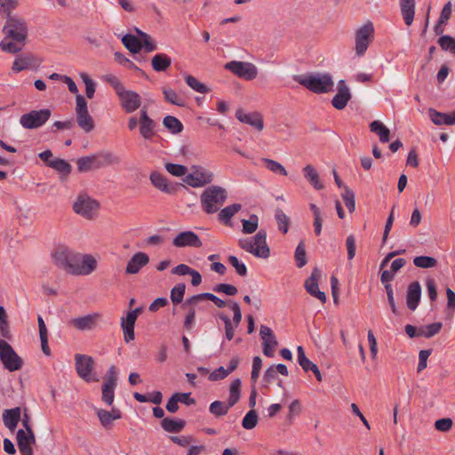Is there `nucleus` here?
Segmentation results:
<instances>
[{
  "instance_id": "obj_1",
  "label": "nucleus",
  "mask_w": 455,
  "mask_h": 455,
  "mask_svg": "<svg viewBox=\"0 0 455 455\" xmlns=\"http://www.w3.org/2000/svg\"><path fill=\"white\" fill-rule=\"evenodd\" d=\"M2 32L4 36L0 42V49L4 52L17 53L25 46L28 27L24 20L19 17L6 20Z\"/></svg>"
},
{
  "instance_id": "obj_2",
  "label": "nucleus",
  "mask_w": 455,
  "mask_h": 455,
  "mask_svg": "<svg viewBox=\"0 0 455 455\" xmlns=\"http://www.w3.org/2000/svg\"><path fill=\"white\" fill-rule=\"evenodd\" d=\"M292 79L316 94L329 92L334 85L332 76L329 73L294 75Z\"/></svg>"
},
{
  "instance_id": "obj_3",
  "label": "nucleus",
  "mask_w": 455,
  "mask_h": 455,
  "mask_svg": "<svg viewBox=\"0 0 455 455\" xmlns=\"http://www.w3.org/2000/svg\"><path fill=\"white\" fill-rule=\"evenodd\" d=\"M121 159L111 151H100L93 155L80 157L76 161L77 170L80 172H87L98 170L105 166L118 164Z\"/></svg>"
},
{
  "instance_id": "obj_4",
  "label": "nucleus",
  "mask_w": 455,
  "mask_h": 455,
  "mask_svg": "<svg viewBox=\"0 0 455 455\" xmlns=\"http://www.w3.org/2000/svg\"><path fill=\"white\" fill-rule=\"evenodd\" d=\"M228 198L225 188L220 186H211L203 191L200 196L204 212L207 214L217 212Z\"/></svg>"
},
{
  "instance_id": "obj_5",
  "label": "nucleus",
  "mask_w": 455,
  "mask_h": 455,
  "mask_svg": "<svg viewBox=\"0 0 455 455\" xmlns=\"http://www.w3.org/2000/svg\"><path fill=\"white\" fill-rule=\"evenodd\" d=\"M238 244L240 248L256 257L267 259L270 255V249L267 243V231L265 229H260L251 239H239Z\"/></svg>"
},
{
  "instance_id": "obj_6",
  "label": "nucleus",
  "mask_w": 455,
  "mask_h": 455,
  "mask_svg": "<svg viewBox=\"0 0 455 455\" xmlns=\"http://www.w3.org/2000/svg\"><path fill=\"white\" fill-rule=\"evenodd\" d=\"M54 264L64 269L68 274H71L74 264L76 262L77 253L71 250L69 247L60 244L58 245L52 253Z\"/></svg>"
},
{
  "instance_id": "obj_7",
  "label": "nucleus",
  "mask_w": 455,
  "mask_h": 455,
  "mask_svg": "<svg viewBox=\"0 0 455 455\" xmlns=\"http://www.w3.org/2000/svg\"><path fill=\"white\" fill-rule=\"evenodd\" d=\"M99 208V202L86 195L79 196L73 204L74 212L87 220L94 219Z\"/></svg>"
},
{
  "instance_id": "obj_8",
  "label": "nucleus",
  "mask_w": 455,
  "mask_h": 455,
  "mask_svg": "<svg viewBox=\"0 0 455 455\" xmlns=\"http://www.w3.org/2000/svg\"><path fill=\"white\" fill-rule=\"evenodd\" d=\"M0 360L10 371H18L22 366V359L4 339H0Z\"/></svg>"
},
{
  "instance_id": "obj_9",
  "label": "nucleus",
  "mask_w": 455,
  "mask_h": 455,
  "mask_svg": "<svg viewBox=\"0 0 455 455\" xmlns=\"http://www.w3.org/2000/svg\"><path fill=\"white\" fill-rule=\"evenodd\" d=\"M374 37V27L369 21L355 31V52L358 56L365 53L370 43Z\"/></svg>"
},
{
  "instance_id": "obj_10",
  "label": "nucleus",
  "mask_w": 455,
  "mask_h": 455,
  "mask_svg": "<svg viewBox=\"0 0 455 455\" xmlns=\"http://www.w3.org/2000/svg\"><path fill=\"white\" fill-rule=\"evenodd\" d=\"M224 68L238 77L248 81L256 78L258 75V69L256 66L251 62L232 60L226 63Z\"/></svg>"
},
{
  "instance_id": "obj_11",
  "label": "nucleus",
  "mask_w": 455,
  "mask_h": 455,
  "mask_svg": "<svg viewBox=\"0 0 455 455\" xmlns=\"http://www.w3.org/2000/svg\"><path fill=\"white\" fill-rule=\"evenodd\" d=\"M75 364L77 375L86 382L97 381L98 379L92 378V372L94 367V361L92 356L76 354L75 355Z\"/></svg>"
},
{
  "instance_id": "obj_12",
  "label": "nucleus",
  "mask_w": 455,
  "mask_h": 455,
  "mask_svg": "<svg viewBox=\"0 0 455 455\" xmlns=\"http://www.w3.org/2000/svg\"><path fill=\"white\" fill-rule=\"evenodd\" d=\"M192 172L188 174L184 181L192 188H199L205 186L212 181L213 174L203 167L193 165Z\"/></svg>"
},
{
  "instance_id": "obj_13",
  "label": "nucleus",
  "mask_w": 455,
  "mask_h": 455,
  "mask_svg": "<svg viewBox=\"0 0 455 455\" xmlns=\"http://www.w3.org/2000/svg\"><path fill=\"white\" fill-rule=\"evenodd\" d=\"M97 268V260L90 254L81 255L77 253L76 262L71 269V275H87Z\"/></svg>"
},
{
  "instance_id": "obj_14",
  "label": "nucleus",
  "mask_w": 455,
  "mask_h": 455,
  "mask_svg": "<svg viewBox=\"0 0 455 455\" xmlns=\"http://www.w3.org/2000/svg\"><path fill=\"white\" fill-rule=\"evenodd\" d=\"M120 104L126 113H133L140 108L141 105V97L134 91L125 88L117 94Z\"/></svg>"
},
{
  "instance_id": "obj_15",
  "label": "nucleus",
  "mask_w": 455,
  "mask_h": 455,
  "mask_svg": "<svg viewBox=\"0 0 455 455\" xmlns=\"http://www.w3.org/2000/svg\"><path fill=\"white\" fill-rule=\"evenodd\" d=\"M151 184L163 193L173 195L180 187H184L180 183H172L165 176L158 172H152L149 175Z\"/></svg>"
},
{
  "instance_id": "obj_16",
  "label": "nucleus",
  "mask_w": 455,
  "mask_h": 455,
  "mask_svg": "<svg viewBox=\"0 0 455 455\" xmlns=\"http://www.w3.org/2000/svg\"><path fill=\"white\" fill-rule=\"evenodd\" d=\"M172 245L177 248H182L187 246L200 248L202 247L203 243L197 234H196L193 231L188 230L179 233L172 239Z\"/></svg>"
},
{
  "instance_id": "obj_17",
  "label": "nucleus",
  "mask_w": 455,
  "mask_h": 455,
  "mask_svg": "<svg viewBox=\"0 0 455 455\" xmlns=\"http://www.w3.org/2000/svg\"><path fill=\"white\" fill-rule=\"evenodd\" d=\"M156 123L148 115V110L143 108L140 111V134L146 140H151L156 135Z\"/></svg>"
},
{
  "instance_id": "obj_18",
  "label": "nucleus",
  "mask_w": 455,
  "mask_h": 455,
  "mask_svg": "<svg viewBox=\"0 0 455 455\" xmlns=\"http://www.w3.org/2000/svg\"><path fill=\"white\" fill-rule=\"evenodd\" d=\"M259 335L262 339V351L263 354L267 357L274 356V351L278 346V341L275 338L271 328L261 325L259 330Z\"/></svg>"
},
{
  "instance_id": "obj_19",
  "label": "nucleus",
  "mask_w": 455,
  "mask_h": 455,
  "mask_svg": "<svg viewBox=\"0 0 455 455\" xmlns=\"http://www.w3.org/2000/svg\"><path fill=\"white\" fill-rule=\"evenodd\" d=\"M100 318L101 315L99 313L89 314L71 319L70 324L79 331H91L96 327Z\"/></svg>"
},
{
  "instance_id": "obj_20",
  "label": "nucleus",
  "mask_w": 455,
  "mask_h": 455,
  "mask_svg": "<svg viewBox=\"0 0 455 455\" xmlns=\"http://www.w3.org/2000/svg\"><path fill=\"white\" fill-rule=\"evenodd\" d=\"M235 116L241 123L247 124L258 131L263 130V117L258 112L245 113L243 109L239 108L235 112Z\"/></svg>"
},
{
  "instance_id": "obj_21",
  "label": "nucleus",
  "mask_w": 455,
  "mask_h": 455,
  "mask_svg": "<svg viewBox=\"0 0 455 455\" xmlns=\"http://www.w3.org/2000/svg\"><path fill=\"white\" fill-rule=\"evenodd\" d=\"M422 289L418 281L411 282L407 288L406 305L411 311H415L421 299Z\"/></svg>"
},
{
  "instance_id": "obj_22",
  "label": "nucleus",
  "mask_w": 455,
  "mask_h": 455,
  "mask_svg": "<svg viewBox=\"0 0 455 455\" xmlns=\"http://www.w3.org/2000/svg\"><path fill=\"white\" fill-rule=\"evenodd\" d=\"M21 421L24 428L28 432V412L26 408L23 410ZM17 444L21 455H28V433L20 429L17 433Z\"/></svg>"
},
{
  "instance_id": "obj_23",
  "label": "nucleus",
  "mask_w": 455,
  "mask_h": 455,
  "mask_svg": "<svg viewBox=\"0 0 455 455\" xmlns=\"http://www.w3.org/2000/svg\"><path fill=\"white\" fill-rule=\"evenodd\" d=\"M148 262L149 257L147 253L142 251L136 252L129 259L125 267V273L129 275L138 274L143 267L148 264Z\"/></svg>"
},
{
  "instance_id": "obj_24",
  "label": "nucleus",
  "mask_w": 455,
  "mask_h": 455,
  "mask_svg": "<svg viewBox=\"0 0 455 455\" xmlns=\"http://www.w3.org/2000/svg\"><path fill=\"white\" fill-rule=\"evenodd\" d=\"M52 116V110L42 108L39 110H30V129H38L42 127Z\"/></svg>"
},
{
  "instance_id": "obj_25",
  "label": "nucleus",
  "mask_w": 455,
  "mask_h": 455,
  "mask_svg": "<svg viewBox=\"0 0 455 455\" xmlns=\"http://www.w3.org/2000/svg\"><path fill=\"white\" fill-rule=\"evenodd\" d=\"M429 117L435 125H453L455 124V112L446 114L439 112L434 108L428 110Z\"/></svg>"
},
{
  "instance_id": "obj_26",
  "label": "nucleus",
  "mask_w": 455,
  "mask_h": 455,
  "mask_svg": "<svg viewBox=\"0 0 455 455\" xmlns=\"http://www.w3.org/2000/svg\"><path fill=\"white\" fill-rule=\"evenodd\" d=\"M136 318L133 317V314H127L125 317L121 318V327L124 331V339L126 343L133 340L135 338L134 326Z\"/></svg>"
},
{
  "instance_id": "obj_27",
  "label": "nucleus",
  "mask_w": 455,
  "mask_h": 455,
  "mask_svg": "<svg viewBox=\"0 0 455 455\" xmlns=\"http://www.w3.org/2000/svg\"><path fill=\"white\" fill-rule=\"evenodd\" d=\"M3 420L6 427L13 432L20 420V410L19 407L5 410L3 413Z\"/></svg>"
},
{
  "instance_id": "obj_28",
  "label": "nucleus",
  "mask_w": 455,
  "mask_h": 455,
  "mask_svg": "<svg viewBox=\"0 0 455 455\" xmlns=\"http://www.w3.org/2000/svg\"><path fill=\"white\" fill-rule=\"evenodd\" d=\"M399 3L404 23L411 26L415 15V0H399Z\"/></svg>"
},
{
  "instance_id": "obj_29",
  "label": "nucleus",
  "mask_w": 455,
  "mask_h": 455,
  "mask_svg": "<svg viewBox=\"0 0 455 455\" xmlns=\"http://www.w3.org/2000/svg\"><path fill=\"white\" fill-rule=\"evenodd\" d=\"M186 421L180 419L164 418L161 421V427L168 433H180L186 427Z\"/></svg>"
},
{
  "instance_id": "obj_30",
  "label": "nucleus",
  "mask_w": 455,
  "mask_h": 455,
  "mask_svg": "<svg viewBox=\"0 0 455 455\" xmlns=\"http://www.w3.org/2000/svg\"><path fill=\"white\" fill-rule=\"evenodd\" d=\"M151 65L155 71L164 72L172 65V59L165 53H157L151 60Z\"/></svg>"
},
{
  "instance_id": "obj_31",
  "label": "nucleus",
  "mask_w": 455,
  "mask_h": 455,
  "mask_svg": "<svg viewBox=\"0 0 455 455\" xmlns=\"http://www.w3.org/2000/svg\"><path fill=\"white\" fill-rule=\"evenodd\" d=\"M303 174L305 179L314 187L316 190L323 189L324 186L320 181L319 175L311 164H307L303 168Z\"/></svg>"
},
{
  "instance_id": "obj_32",
  "label": "nucleus",
  "mask_w": 455,
  "mask_h": 455,
  "mask_svg": "<svg viewBox=\"0 0 455 455\" xmlns=\"http://www.w3.org/2000/svg\"><path fill=\"white\" fill-rule=\"evenodd\" d=\"M37 322H38V329H39V338H40V341H41V349L45 355L50 356L51 349L48 345L47 327H46L44 321L41 315H38Z\"/></svg>"
},
{
  "instance_id": "obj_33",
  "label": "nucleus",
  "mask_w": 455,
  "mask_h": 455,
  "mask_svg": "<svg viewBox=\"0 0 455 455\" xmlns=\"http://www.w3.org/2000/svg\"><path fill=\"white\" fill-rule=\"evenodd\" d=\"M370 131L376 133L382 143H387L390 140L389 129L379 120H375L370 124Z\"/></svg>"
},
{
  "instance_id": "obj_34",
  "label": "nucleus",
  "mask_w": 455,
  "mask_h": 455,
  "mask_svg": "<svg viewBox=\"0 0 455 455\" xmlns=\"http://www.w3.org/2000/svg\"><path fill=\"white\" fill-rule=\"evenodd\" d=\"M122 43L133 54L139 53L142 49V41L132 34H125L122 37Z\"/></svg>"
},
{
  "instance_id": "obj_35",
  "label": "nucleus",
  "mask_w": 455,
  "mask_h": 455,
  "mask_svg": "<svg viewBox=\"0 0 455 455\" xmlns=\"http://www.w3.org/2000/svg\"><path fill=\"white\" fill-rule=\"evenodd\" d=\"M242 208L240 204H233L223 208L219 213V220L227 226H231V219Z\"/></svg>"
},
{
  "instance_id": "obj_36",
  "label": "nucleus",
  "mask_w": 455,
  "mask_h": 455,
  "mask_svg": "<svg viewBox=\"0 0 455 455\" xmlns=\"http://www.w3.org/2000/svg\"><path fill=\"white\" fill-rule=\"evenodd\" d=\"M48 167L54 169L60 174L67 177L72 171V166L66 160L55 157L51 163L48 164Z\"/></svg>"
},
{
  "instance_id": "obj_37",
  "label": "nucleus",
  "mask_w": 455,
  "mask_h": 455,
  "mask_svg": "<svg viewBox=\"0 0 455 455\" xmlns=\"http://www.w3.org/2000/svg\"><path fill=\"white\" fill-rule=\"evenodd\" d=\"M241 384L242 382L240 379H235L229 386V396L228 399V403L231 407L235 405L240 400Z\"/></svg>"
},
{
  "instance_id": "obj_38",
  "label": "nucleus",
  "mask_w": 455,
  "mask_h": 455,
  "mask_svg": "<svg viewBox=\"0 0 455 455\" xmlns=\"http://www.w3.org/2000/svg\"><path fill=\"white\" fill-rule=\"evenodd\" d=\"M351 93L347 92L344 89H342L340 92L338 91V92L334 95V97L331 100V104L333 108H335L338 110L344 109L348 101L351 100Z\"/></svg>"
},
{
  "instance_id": "obj_39",
  "label": "nucleus",
  "mask_w": 455,
  "mask_h": 455,
  "mask_svg": "<svg viewBox=\"0 0 455 455\" xmlns=\"http://www.w3.org/2000/svg\"><path fill=\"white\" fill-rule=\"evenodd\" d=\"M76 122L78 126L85 132H92L95 127L93 119L88 111L76 114Z\"/></svg>"
},
{
  "instance_id": "obj_40",
  "label": "nucleus",
  "mask_w": 455,
  "mask_h": 455,
  "mask_svg": "<svg viewBox=\"0 0 455 455\" xmlns=\"http://www.w3.org/2000/svg\"><path fill=\"white\" fill-rule=\"evenodd\" d=\"M163 124L172 134L180 133L184 128L182 123L173 116H166L163 120Z\"/></svg>"
},
{
  "instance_id": "obj_41",
  "label": "nucleus",
  "mask_w": 455,
  "mask_h": 455,
  "mask_svg": "<svg viewBox=\"0 0 455 455\" xmlns=\"http://www.w3.org/2000/svg\"><path fill=\"white\" fill-rule=\"evenodd\" d=\"M320 276L321 271L317 267H315L312 270L310 276L305 281V289L309 294L319 290L318 279Z\"/></svg>"
},
{
  "instance_id": "obj_42",
  "label": "nucleus",
  "mask_w": 455,
  "mask_h": 455,
  "mask_svg": "<svg viewBox=\"0 0 455 455\" xmlns=\"http://www.w3.org/2000/svg\"><path fill=\"white\" fill-rule=\"evenodd\" d=\"M231 406L221 401H214L209 406V411L216 418H220L228 414Z\"/></svg>"
},
{
  "instance_id": "obj_43",
  "label": "nucleus",
  "mask_w": 455,
  "mask_h": 455,
  "mask_svg": "<svg viewBox=\"0 0 455 455\" xmlns=\"http://www.w3.org/2000/svg\"><path fill=\"white\" fill-rule=\"evenodd\" d=\"M275 219L278 225V229L283 234H286L290 227V218L280 208L275 210Z\"/></svg>"
},
{
  "instance_id": "obj_44",
  "label": "nucleus",
  "mask_w": 455,
  "mask_h": 455,
  "mask_svg": "<svg viewBox=\"0 0 455 455\" xmlns=\"http://www.w3.org/2000/svg\"><path fill=\"white\" fill-rule=\"evenodd\" d=\"M346 207L350 213L355 210V196L354 191L348 187H344V191L341 194Z\"/></svg>"
},
{
  "instance_id": "obj_45",
  "label": "nucleus",
  "mask_w": 455,
  "mask_h": 455,
  "mask_svg": "<svg viewBox=\"0 0 455 455\" xmlns=\"http://www.w3.org/2000/svg\"><path fill=\"white\" fill-rule=\"evenodd\" d=\"M294 258H295L296 265L299 268L303 267L307 264V259L306 246H305L304 241L301 240L298 243L296 250H295Z\"/></svg>"
},
{
  "instance_id": "obj_46",
  "label": "nucleus",
  "mask_w": 455,
  "mask_h": 455,
  "mask_svg": "<svg viewBox=\"0 0 455 455\" xmlns=\"http://www.w3.org/2000/svg\"><path fill=\"white\" fill-rule=\"evenodd\" d=\"M0 334L7 339H11L8 315L3 306H0Z\"/></svg>"
},
{
  "instance_id": "obj_47",
  "label": "nucleus",
  "mask_w": 455,
  "mask_h": 455,
  "mask_svg": "<svg viewBox=\"0 0 455 455\" xmlns=\"http://www.w3.org/2000/svg\"><path fill=\"white\" fill-rule=\"evenodd\" d=\"M413 264L419 268H431L437 265V260L430 256H417L413 259Z\"/></svg>"
},
{
  "instance_id": "obj_48",
  "label": "nucleus",
  "mask_w": 455,
  "mask_h": 455,
  "mask_svg": "<svg viewBox=\"0 0 455 455\" xmlns=\"http://www.w3.org/2000/svg\"><path fill=\"white\" fill-rule=\"evenodd\" d=\"M186 291V284L184 283H180L176 284L171 290V300L174 305H178L182 302L184 294Z\"/></svg>"
},
{
  "instance_id": "obj_49",
  "label": "nucleus",
  "mask_w": 455,
  "mask_h": 455,
  "mask_svg": "<svg viewBox=\"0 0 455 455\" xmlns=\"http://www.w3.org/2000/svg\"><path fill=\"white\" fill-rule=\"evenodd\" d=\"M115 60L118 62L120 65L125 66L129 69H132L134 71L139 72L141 76H146L145 72L140 69L139 67H137L131 60L126 58L123 53L121 52H115Z\"/></svg>"
},
{
  "instance_id": "obj_50",
  "label": "nucleus",
  "mask_w": 455,
  "mask_h": 455,
  "mask_svg": "<svg viewBox=\"0 0 455 455\" xmlns=\"http://www.w3.org/2000/svg\"><path fill=\"white\" fill-rule=\"evenodd\" d=\"M185 82L190 88L197 92L207 93L210 92V89L204 84L199 82L195 76L191 75H187L185 76Z\"/></svg>"
},
{
  "instance_id": "obj_51",
  "label": "nucleus",
  "mask_w": 455,
  "mask_h": 455,
  "mask_svg": "<svg viewBox=\"0 0 455 455\" xmlns=\"http://www.w3.org/2000/svg\"><path fill=\"white\" fill-rule=\"evenodd\" d=\"M259 417L255 410L249 411L242 420V426L244 429H253L258 424Z\"/></svg>"
},
{
  "instance_id": "obj_52",
  "label": "nucleus",
  "mask_w": 455,
  "mask_h": 455,
  "mask_svg": "<svg viewBox=\"0 0 455 455\" xmlns=\"http://www.w3.org/2000/svg\"><path fill=\"white\" fill-rule=\"evenodd\" d=\"M243 229L242 232L243 234H252L254 233L259 226V218L256 214H251L249 220H242Z\"/></svg>"
},
{
  "instance_id": "obj_53",
  "label": "nucleus",
  "mask_w": 455,
  "mask_h": 455,
  "mask_svg": "<svg viewBox=\"0 0 455 455\" xmlns=\"http://www.w3.org/2000/svg\"><path fill=\"white\" fill-rule=\"evenodd\" d=\"M17 6V0H0V13L3 14L6 18V20H8L9 18H13L14 16H12L11 12Z\"/></svg>"
},
{
  "instance_id": "obj_54",
  "label": "nucleus",
  "mask_w": 455,
  "mask_h": 455,
  "mask_svg": "<svg viewBox=\"0 0 455 455\" xmlns=\"http://www.w3.org/2000/svg\"><path fill=\"white\" fill-rule=\"evenodd\" d=\"M262 162L270 172L283 176L287 175L285 168L277 161L269 158H262Z\"/></svg>"
},
{
  "instance_id": "obj_55",
  "label": "nucleus",
  "mask_w": 455,
  "mask_h": 455,
  "mask_svg": "<svg viewBox=\"0 0 455 455\" xmlns=\"http://www.w3.org/2000/svg\"><path fill=\"white\" fill-rule=\"evenodd\" d=\"M163 94L164 95L165 100L171 104L179 107H183L185 105V101L182 99H180L176 93V92L172 89L164 88Z\"/></svg>"
},
{
  "instance_id": "obj_56",
  "label": "nucleus",
  "mask_w": 455,
  "mask_h": 455,
  "mask_svg": "<svg viewBox=\"0 0 455 455\" xmlns=\"http://www.w3.org/2000/svg\"><path fill=\"white\" fill-rule=\"evenodd\" d=\"M443 327L441 322L433 323L427 325H422V337L430 339L440 332Z\"/></svg>"
},
{
  "instance_id": "obj_57",
  "label": "nucleus",
  "mask_w": 455,
  "mask_h": 455,
  "mask_svg": "<svg viewBox=\"0 0 455 455\" xmlns=\"http://www.w3.org/2000/svg\"><path fill=\"white\" fill-rule=\"evenodd\" d=\"M164 167L169 173L175 177L184 176L188 172V168L185 165L179 164L167 163L164 164Z\"/></svg>"
},
{
  "instance_id": "obj_58",
  "label": "nucleus",
  "mask_w": 455,
  "mask_h": 455,
  "mask_svg": "<svg viewBox=\"0 0 455 455\" xmlns=\"http://www.w3.org/2000/svg\"><path fill=\"white\" fill-rule=\"evenodd\" d=\"M438 44L442 50L450 51L455 54V39L451 36H442L438 39Z\"/></svg>"
},
{
  "instance_id": "obj_59",
  "label": "nucleus",
  "mask_w": 455,
  "mask_h": 455,
  "mask_svg": "<svg viewBox=\"0 0 455 455\" xmlns=\"http://www.w3.org/2000/svg\"><path fill=\"white\" fill-rule=\"evenodd\" d=\"M15 204L16 208V215L20 221V225H26V221L28 219V210L27 208V204L25 202H22V204H20L18 201H14L13 203Z\"/></svg>"
},
{
  "instance_id": "obj_60",
  "label": "nucleus",
  "mask_w": 455,
  "mask_h": 455,
  "mask_svg": "<svg viewBox=\"0 0 455 455\" xmlns=\"http://www.w3.org/2000/svg\"><path fill=\"white\" fill-rule=\"evenodd\" d=\"M116 386L102 385V401L108 405H111L114 402Z\"/></svg>"
},
{
  "instance_id": "obj_61",
  "label": "nucleus",
  "mask_w": 455,
  "mask_h": 455,
  "mask_svg": "<svg viewBox=\"0 0 455 455\" xmlns=\"http://www.w3.org/2000/svg\"><path fill=\"white\" fill-rule=\"evenodd\" d=\"M212 291L215 292H222L228 296H235L238 292L237 288L229 283H218L212 288Z\"/></svg>"
},
{
  "instance_id": "obj_62",
  "label": "nucleus",
  "mask_w": 455,
  "mask_h": 455,
  "mask_svg": "<svg viewBox=\"0 0 455 455\" xmlns=\"http://www.w3.org/2000/svg\"><path fill=\"white\" fill-rule=\"evenodd\" d=\"M228 262L235 268L236 273L240 276H245L247 275L246 266L243 262H240L237 257L230 255L228 257Z\"/></svg>"
},
{
  "instance_id": "obj_63",
  "label": "nucleus",
  "mask_w": 455,
  "mask_h": 455,
  "mask_svg": "<svg viewBox=\"0 0 455 455\" xmlns=\"http://www.w3.org/2000/svg\"><path fill=\"white\" fill-rule=\"evenodd\" d=\"M96 413L100 421V424L105 428H108L111 427L113 420L111 419L110 411L104 409H99Z\"/></svg>"
},
{
  "instance_id": "obj_64",
  "label": "nucleus",
  "mask_w": 455,
  "mask_h": 455,
  "mask_svg": "<svg viewBox=\"0 0 455 455\" xmlns=\"http://www.w3.org/2000/svg\"><path fill=\"white\" fill-rule=\"evenodd\" d=\"M446 295H447V305H446V311L449 312V315H452L453 311L455 310V292L451 289H446Z\"/></svg>"
}]
</instances>
